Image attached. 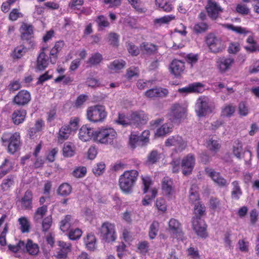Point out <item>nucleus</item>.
<instances>
[{
  "label": "nucleus",
  "mask_w": 259,
  "mask_h": 259,
  "mask_svg": "<svg viewBox=\"0 0 259 259\" xmlns=\"http://www.w3.org/2000/svg\"><path fill=\"white\" fill-rule=\"evenodd\" d=\"M26 115L25 110L19 109L14 111L11 115V118L14 124L19 125L24 122Z\"/></svg>",
  "instance_id": "nucleus-24"
},
{
  "label": "nucleus",
  "mask_w": 259,
  "mask_h": 259,
  "mask_svg": "<svg viewBox=\"0 0 259 259\" xmlns=\"http://www.w3.org/2000/svg\"><path fill=\"white\" fill-rule=\"evenodd\" d=\"M14 185V179L11 176L8 177V178L4 179L1 185L2 189L4 191L8 190L11 186Z\"/></svg>",
  "instance_id": "nucleus-59"
},
{
  "label": "nucleus",
  "mask_w": 259,
  "mask_h": 259,
  "mask_svg": "<svg viewBox=\"0 0 259 259\" xmlns=\"http://www.w3.org/2000/svg\"><path fill=\"white\" fill-rule=\"evenodd\" d=\"M188 255L193 259H199L200 255L197 249L192 247H189L187 249Z\"/></svg>",
  "instance_id": "nucleus-64"
},
{
  "label": "nucleus",
  "mask_w": 259,
  "mask_h": 259,
  "mask_svg": "<svg viewBox=\"0 0 259 259\" xmlns=\"http://www.w3.org/2000/svg\"><path fill=\"white\" fill-rule=\"evenodd\" d=\"M234 63V59L229 57L219 58L217 61V66L222 72H225L231 68Z\"/></svg>",
  "instance_id": "nucleus-18"
},
{
  "label": "nucleus",
  "mask_w": 259,
  "mask_h": 259,
  "mask_svg": "<svg viewBox=\"0 0 259 259\" xmlns=\"http://www.w3.org/2000/svg\"><path fill=\"white\" fill-rule=\"evenodd\" d=\"M162 157V154L156 150H152L148 155L147 162L148 164H154L157 162Z\"/></svg>",
  "instance_id": "nucleus-42"
},
{
  "label": "nucleus",
  "mask_w": 259,
  "mask_h": 259,
  "mask_svg": "<svg viewBox=\"0 0 259 259\" xmlns=\"http://www.w3.org/2000/svg\"><path fill=\"white\" fill-rule=\"evenodd\" d=\"M71 191L72 187L68 183L61 184L58 189V194L62 196H67L71 193Z\"/></svg>",
  "instance_id": "nucleus-45"
},
{
  "label": "nucleus",
  "mask_w": 259,
  "mask_h": 259,
  "mask_svg": "<svg viewBox=\"0 0 259 259\" xmlns=\"http://www.w3.org/2000/svg\"><path fill=\"white\" fill-rule=\"evenodd\" d=\"M84 242L88 250L94 251L96 249V238L94 234H88L84 239Z\"/></svg>",
  "instance_id": "nucleus-31"
},
{
  "label": "nucleus",
  "mask_w": 259,
  "mask_h": 259,
  "mask_svg": "<svg viewBox=\"0 0 259 259\" xmlns=\"http://www.w3.org/2000/svg\"><path fill=\"white\" fill-rule=\"evenodd\" d=\"M198 188L196 185H193L192 186L190 190V201L195 204L199 202V196L197 193Z\"/></svg>",
  "instance_id": "nucleus-47"
},
{
  "label": "nucleus",
  "mask_w": 259,
  "mask_h": 259,
  "mask_svg": "<svg viewBox=\"0 0 259 259\" xmlns=\"http://www.w3.org/2000/svg\"><path fill=\"white\" fill-rule=\"evenodd\" d=\"M47 210L48 208L46 205L38 207L34 214V219L35 221H40L46 214V212H47Z\"/></svg>",
  "instance_id": "nucleus-53"
},
{
  "label": "nucleus",
  "mask_w": 259,
  "mask_h": 259,
  "mask_svg": "<svg viewBox=\"0 0 259 259\" xmlns=\"http://www.w3.org/2000/svg\"><path fill=\"white\" fill-rule=\"evenodd\" d=\"M72 224V217L70 215H66L60 223V230L65 232L70 228Z\"/></svg>",
  "instance_id": "nucleus-39"
},
{
  "label": "nucleus",
  "mask_w": 259,
  "mask_h": 259,
  "mask_svg": "<svg viewBox=\"0 0 259 259\" xmlns=\"http://www.w3.org/2000/svg\"><path fill=\"white\" fill-rule=\"evenodd\" d=\"M190 85L191 93H202L205 90L204 85L199 82L192 83Z\"/></svg>",
  "instance_id": "nucleus-57"
},
{
  "label": "nucleus",
  "mask_w": 259,
  "mask_h": 259,
  "mask_svg": "<svg viewBox=\"0 0 259 259\" xmlns=\"http://www.w3.org/2000/svg\"><path fill=\"white\" fill-rule=\"evenodd\" d=\"M148 119L147 115L143 111L139 110L131 112L126 117L123 114L119 113L116 122L123 126L128 124L139 125L145 123Z\"/></svg>",
  "instance_id": "nucleus-1"
},
{
  "label": "nucleus",
  "mask_w": 259,
  "mask_h": 259,
  "mask_svg": "<svg viewBox=\"0 0 259 259\" xmlns=\"http://www.w3.org/2000/svg\"><path fill=\"white\" fill-rule=\"evenodd\" d=\"M21 37L23 39L31 38L33 34V28L31 24L23 23L20 29Z\"/></svg>",
  "instance_id": "nucleus-25"
},
{
  "label": "nucleus",
  "mask_w": 259,
  "mask_h": 259,
  "mask_svg": "<svg viewBox=\"0 0 259 259\" xmlns=\"http://www.w3.org/2000/svg\"><path fill=\"white\" fill-rule=\"evenodd\" d=\"M25 248H26L27 252L32 255H36L39 252L38 245L33 243L30 240H28L26 244L25 243Z\"/></svg>",
  "instance_id": "nucleus-37"
},
{
  "label": "nucleus",
  "mask_w": 259,
  "mask_h": 259,
  "mask_svg": "<svg viewBox=\"0 0 259 259\" xmlns=\"http://www.w3.org/2000/svg\"><path fill=\"white\" fill-rule=\"evenodd\" d=\"M205 41L209 50L212 53L221 52L226 47L225 42L222 38L212 33H210L206 36Z\"/></svg>",
  "instance_id": "nucleus-7"
},
{
  "label": "nucleus",
  "mask_w": 259,
  "mask_h": 259,
  "mask_svg": "<svg viewBox=\"0 0 259 259\" xmlns=\"http://www.w3.org/2000/svg\"><path fill=\"white\" fill-rule=\"evenodd\" d=\"M233 188L231 191V197L234 200H239L242 195V191L239 185L238 181H235L232 182Z\"/></svg>",
  "instance_id": "nucleus-32"
},
{
  "label": "nucleus",
  "mask_w": 259,
  "mask_h": 259,
  "mask_svg": "<svg viewBox=\"0 0 259 259\" xmlns=\"http://www.w3.org/2000/svg\"><path fill=\"white\" fill-rule=\"evenodd\" d=\"M207 226L204 221L200 217H193L192 228L196 234L200 237L205 238L207 236Z\"/></svg>",
  "instance_id": "nucleus-13"
},
{
  "label": "nucleus",
  "mask_w": 259,
  "mask_h": 259,
  "mask_svg": "<svg viewBox=\"0 0 259 259\" xmlns=\"http://www.w3.org/2000/svg\"><path fill=\"white\" fill-rule=\"evenodd\" d=\"M107 114L105 107L100 105L90 106L87 110V119L93 122H102Z\"/></svg>",
  "instance_id": "nucleus-6"
},
{
  "label": "nucleus",
  "mask_w": 259,
  "mask_h": 259,
  "mask_svg": "<svg viewBox=\"0 0 259 259\" xmlns=\"http://www.w3.org/2000/svg\"><path fill=\"white\" fill-rule=\"evenodd\" d=\"M206 146L210 151L214 153L217 152L221 147L219 141L212 138L209 139L206 141Z\"/></svg>",
  "instance_id": "nucleus-38"
},
{
  "label": "nucleus",
  "mask_w": 259,
  "mask_h": 259,
  "mask_svg": "<svg viewBox=\"0 0 259 259\" xmlns=\"http://www.w3.org/2000/svg\"><path fill=\"white\" fill-rule=\"evenodd\" d=\"M32 192L29 190L26 191L20 201L22 208L25 209H30L32 207Z\"/></svg>",
  "instance_id": "nucleus-29"
},
{
  "label": "nucleus",
  "mask_w": 259,
  "mask_h": 259,
  "mask_svg": "<svg viewBox=\"0 0 259 259\" xmlns=\"http://www.w3.org/2000/svg\"><path fill=\"white\" fill-rule=\"evenodd\" d=\"M195 164V159L193 155L189 154L184 157L181 163L183 174L184 175L190 174L192 172Z\"/></svg>",
  "instance_id": "nucleus-17"
},
{
  "label": "nucleus",
  "mask_w": 259,
  "mask_h": 259,
  "mask_svg": "<svg viewBox=\"0 0 259 259\" xmlns=\"http://www.w3.org/2000/svg\"><path fill=\"white\" fill-rule=\"evenodd\" d=\"M14 164V162L10 159H5V162L1 166L0 171V176L2 177L5 175L8 171H9Z\"/></svg>",
  "instance_id": "nucleus-40"
},
{
  "label": "nucleus",
  "mask_w": 259,
  "mask_h": 259,
  "mask_svg": "<svg viewBox=\"0 0 259 259\" xmlns=\"http://www.w3.org/2000/svg\"><path fill=\"white\" fill-rule=\"evenodd\" d=\"M166 147L174 146L176 150L182 151L187 147V142L179 135L170 136L165 142Z\"/></svg>",
  "instance_id": "nucleus-14"
},
{
  "label": "nucleus",
  "mask_w": 259,
  "mask_h": 259,
  "mask_svg": "<svg viewBox=\"0 0 259 259\" xmlns=\"http://www.w3.org/2000/svg\"><path fill=\"white\" fill-rule=\"evenodd\" d=\"M140 48L142 51H145V53L148 54L152 53L157 49L156 46L147 42H143L141 45Z\"/></svg>",
  "instance_id": "nucleus-50"
},
{
  "label": "nucleus",
  "mask_w": 259,
  "mask_h": 259,
  "mask_svg": "<svg viewBox=\"0 0 259 259\" xmlns=\"http://www.w3.org/2000/svg\"><path fill=\"white\" fill-rule=\"evenodd\" d=\"M249 109L244 102H241L238 105V113L240 116H246L248 113Z\"/></svg>",
  "instance_id": "nucleus-61"
},
{
  "label": "nucleus",
  "mask_w": 259,
  "mask_h": 259,
  "mask_svg": "<svg viewBox=\"0 0 259 259\" xmlns=\"http://www.w3.org/2000/svg\"><path fill=\"white\" fill-rule=\"evenodd\" d=\"M18 222L20 225V229L23 233L29 232L30 229V223L26 217H20L18 219Z\"/></svg>",
  "instance_id": "nucleus-34"
},
{
  "label": "nucleus",
  "mask_w": 259,
  "mask_h": 259,
  "mask_svg": "<svg viewBox=\"0 0 259 259\" xmlns=\"http://www.w3.org/2000/svg\"><path fill=\"white\" fill-rule=\"evenodd\" d=\"M20 136L19 133H4L2 136V140L4 143H9L8 151L13 154L19 148L20 144Z\"/></svg>",
  "instance_id": "nucleus-10"
},
{
  "label": "nucleus",
  "mask_w": 259,
  "mask_h": 259,
  "mask_svg": "<svg viewBox=\"0 0 259 259\" xmlns=\"http://www.w3.org/2000/svg\"><path fill=\"white\" fill-rule=\"evenodd\" d=\"M169 72L176 77L180 76L185 70L184 62L175 59L172 61L169 66Z\"/></svg>",
  "instance_id": "nucleus-19"
},
{
  "label": "nucleus",
  "mask_w": 259,
  "mask_h": 259,
  "mask_svg": "<svg viewBox=\"0 0 259 259\" xmlns=\"http://www.w3.org/2000/svg\"><path fill=\"white\" fill-rule=\"evenodd\" d=\"M208 16L212 19H216L220 12H222L221 8L213 0H208L206 7Z\"/></svg>",
  "instance_id": "nucleus-21"
},
{
  "label": "nucleus",
  "mask_w": 259,
  "mask_h": 259,
  "mask_svg": "<svg viewBox=\"0 0 259 259\" xmlns=\"http://www.w3.org/2000/svg\"><path fill=\"white\" fill-rule=\"evenodd\" d=\"M96 22L99 28V30L103 29L104 28L109 26V23L107 18L103 15L98 16L96 20Z\"/></svg>",
  "instance_id": "nucleus-49"
},
{
  "label": "nucleus",
  "mask_w": 259,
  "mask_h": 259,
  "mask_svg": "<svg viewBox=\"0 0 259 259\" xmlns=\"http://www.w3.org/2000/svg\"><path fill=\"white\" fill-rule=\"evenodd\" d=\"M45 125L44 121L41 119L36 121L33 127L30 128L28 131V135L30 138L33 139L36 136V134L41 131Z\"/></svg>",
  "instance_id": "nucleus-30"
},
{
  "label": "nucleus",
  "mask_w": 259,
  "mask_h": 259,
  "mask_svg": "<svg viewBox=\"0 0 259 259\" xmlns=\"http://www.w3.org/2000/svg\"><path fill=\"white\" fill-rule=\"evenodd\" d=\"M105 169V164L104 162L98 163L93 168V172L96 176L103 174Z\"/></svg>",
  "instance_id": "nucleus-56"
},
{
  "label": "nucleus",
  "mask_w": 259,
  "mask_h": 259,
  "mask_svg": "<svg viewBox=\"0 0 259 259\" xmlns=\"http://www.w3.org/2000/svg\"><path fill=\"white\" fill-rule=\"evenodd\" d=\"M159 228V224L157 221H154L149 227V236L151 239H153L157 236Z\"/></svg>",
  "instance_id": "nucleus-43"
},
{
  "label": "nucleus",
  "mask_w": 259,
  "mask_h": 259,
  "mask_svg": "<svg viewBox=\"0 0 259 259\" xmlns=\"http://www.w3.org/2000/svg\"><path fill=\"white\" fill-rule=\"evenodd\" d=\"M234 154L238 158H241L243 153L242 145L241 143L238 141H235L233 144V149Z\"/></svg>",
  "instance_id": "nucleus-51"
},
{
  "label": "nucleus",
  "mask_w": 259,
  "mask_h": 259,
  "mask_svg": "<svg viewBox=\"0 0 259 259\" xmlns=\"http://www.w3.org/2000/svg\"><path fill=\"white\" fill-rule=\"evenodd\" d=\"M72 132L68 127V126L64 125L62 126L58 133L57 140L59 143H62L64 141L68 139Z\"/></svg>",
  "instance_id": "nucleus-28"
},
{
  "label": "nucleus",
  "mask_w": 259,
  "mask_h": 259,
  "mask_svg": "<svg viewBox=\"0 0 259 259\" xmlns=\"http://www.w3.org/2000/svg\"><path fill=\"white\" fill-rule=\"evenodd\" d=\"M31 99L30 93L25 90L20 91L14 97V102L17 105H24L27 104Z\"/></svg>",
  "instance_id": "nucleus-23"
},
{
  "label": "nucleus",
  "mask_w": 259,
  "mask_h": 259,
  "mask_svg": "<svg viewBox=\"0 0 259 259\" xmlns=\"http://www.w3.org/2000/svg\"><path fill=\"white\" fill-rule=\"evenodd\" d=\"M213 109V103L208 97L201 96L197 99L195 111L198 116H204L207 114L211 113Z\"/></svg>",
  "instance_id": "nucleus-8"
},
{
  "label": "nucleus",
  "mask_w": 259,
  "mask_h": 259,
  "mask_svg": "<svg viewBox=\"0 0 259 259\" xmlns=\"http://www.w3.org/2000/svg\"><path fill=\"white\" fill-rule=\"evenodd\" d=\"M175 16L173 15H168L164 16L161 18H157L154 20V23L155 24L162 25L163 24H167L169 22L175 19Z\"/></svg>",
  "instance_id": "nucleus-48"
},
{
  "label": "nucleus",
  "mask_w": 259,
  "mask_h": 259,
  "mask_svg": "<svg viewBox=\"0 0 259 259\" xmlns=\"http://www.w3.org/2000/svg\"><path fill=\"white\" fill-rule=\"evenodd\" d=\"M63 155L66 157H71L75 153L74 145L70 143H66L64 144L63 149Z\"/></svg>",
  "instance_id": "nucleus-44"
},
{
  "label": "nucleus",
  "mask_w": 259,
  "mask_h": 259,
  "mask_svg": "<svg viewBox=\"0 0 259 259\" xmlns=\"http://www.w3.org/2000/svg\"><path fill=\"white\" fill-rule=\"evenodd\" d=\"M125 65V62L122 60H116L111 62L108 68L112 72H118L123 68Z\"/></svg>",
  "instance_id": "nucleus-36"
},
{
  "label": "nucleus",
  "mask_w": 259,
  "mask_h": 259,
  "mask_svg": "<svg viewBox=\"0 0 259 259\" xmlns=\"http://www.w3.org/2000/svg\"><path fill=\"white\" fill-rule=\"evenodd\" d=\"M187 107L186 103H177L172 105L168 113L170 119L175 122H179L184 119L187 116Z\"/></svg>",
  "instance_id": "nucleus-4"
},
{
  "label": "nucleus",
  "mask_w": 259,
  "mask_h": 259,
  "mask_svg": "<svg viewBox=\"0 0 259 259\" xmlns=\"http://www.w3.org/2000/svg\"><path fill=\"white\" fill-rule=\"evenodd\" d=\"M235 111V107L232 104H225L221 110V116L230 117L233 115Z\"/></svg>",
  "instance_id": "nucleus-35"
},
{
  "label": "nucleus",
  "mask_w": 259,
  "mask_h": 259,
  "mask_svg": "<svg viewBox=\"0 0 259 259\" xmlns=\"http://www.w3.org/2000/svg\"><path fill=\"white\" fill-rule=\"evenodd\" d=\"M27 52V49L23 46H19L15 48L12 57L14 59H20Z\"/></svg>",
  "instance_id": "nucleus-46"
},
{
  "label": "nucleus",
  "mask_w": 259,
  "mask_h": 259,
  "mask_svg": "<svg viewBox=\"0 0 259 259\" xmlns=\"http://www.w3.org/2000/svg\"><path fill=\"white\" fill-rule=\"evenodd\" d=\"M96 136V142L108 145L113 143L117 138V134L113 128L105 127L98 129Z\"/></svg>",
  "instance_id": "nucleus-5"
},
{
  "label": "nucleus",
  "mask_w": 259,
  "mask_h": 259,
  "mask_svg": "<svg viewBox=\"0 0 259 259\" xmlns=\"http://www.w3.org/2000/svg\"><path fill=\"white\" fill-rule=\"evenodd\" d=\"M205 211V207L204 205L200 204L199 202L195 204L194 206V217H200L204 215Z\"/></svg>",
  "instance_id": "nucleus-55"
},
{
  "label": "nucleus",
  "mask_w": 259,
  "mask_h": 259,
  "mask_svg": "<svg viewBox=\"0 0 259 259\" xmlns=\"http://www.w3.org/2000/svg\"><path fill=\"white\" fill-rule=\"evenodd\" d=\"M102 60V55L99 53H96L91 56L87 63L90 64V66H95L100 64Z\"/></svg>",
  "instance_id": "nucleus-41"
},
{
  "label": "nucleus",
  "mask_w": 259,
  "mask_h": 259,
  "mask_svg": "<svg viewBox=\"0 0 259 259\" xmlns=\"http://www.w3.org/2000/svg\"><path fill=\"white\" fill-rule=\"evenodd\" d=\"M205 171L208 176L220 187H227L229 185V182L223 178L220 172L209 167L206 168Z\"/></svg>",
  "instance_id": "nucleus-16"
},
{
  "label": "nucleus",
  "mask_w": 259,
  "mask_h": 259,
  "mask_svg": "<svg viewBox=\"0 0 259 259\" xmlns=\"http://www.w3.org/2000/svg\"><path fill=\"white\" fill-rule=\"evenodd\" d=\"M172 125L170 123H165L157 128L155 133L157 137L164 136L171 132Z\"/></svg>",
  "instance_id": "nucleus-33"
},
{
  "label": "nucleus",
  "mask_w": 259,
  "mask_h": 259,
  "mask_svg": "<svg viewBox=\"0 0 259 259\" xmlns=\"http://www.w3.org/2000/svg\"><path fill=\"white\" fill-rule=\"evenodd\" d=\"M100 234L102 240L105 242H113L117 238L115 225L109 222L104 223L102 225Z\"/></svg>",
  "instance_id": "nucleus-11"
},
{
  "label": "nucleus",
  "mask_w": 259,
  "mask_h": 259,
  "mask_svg": "<svg viewBox=\"0 0 259 259\" xmlns=\"http://www.w3.org/2000/svg\"><path fill=\"white\" fill-rule=\"evenodd\" d=\"M224 28L243 36L250 34L248 36L246 42L248 45L245 47V49L250 52H259V44L255 41L251 32L246 28L241 26H236L231 24H225L223 25Z\"/></svg>",
  "instance_id": "nucleus-2"
},
{
  "label": "nucleus",
  "mask_w": 259,
  "mask_h": 259,
  "mask_svg": "<svg viewBox=\"0 0 259 259\" xmlns=\"http://www.w3.org/2000/svg\"><path fill=\"white\" fill-rule=\"evenodd\" d=\"M155 205L158 210L162 212H165L167 210V205L165 200L163 198H160L157 199Z\"/></svg>",
  "instance_id": "nucleus-58"
},
{
  "label": "nucleus",
  "mask_w": 259,
  "mask_h": 259,
  "mask_svg": "<svg viewBox=\"0 0 259 259\" xmlns=\"http://www.w3.org/2000/svg\"><path fill=\"white\" fill-rule=\"evenodd\" d=\"M44 51L45 50L43 49L37 58L36 69L40 71L45 70L49 65L48 57Z\"/></svg>",
  "instance_id": "nucleus-26"
},
{
  "label": "nucleus",
  "mask_w": 259,
  "mask_h": 259,
  "mask_svg": "<svg viewBox=\"0 0 259 259\" xmlns=\"http://www.w3.org/2000/svg\"><path fill=\"white\" fill-rule=\"evenodd\" d=\"M155 3L157 8L166 12H170L174 8L170 0H155Z\"/></svg>",
  "instance_id": "nucleus-27"
},
{
  "label": "nucleus",
  "mask_w": 259,
  "mask_h": 259,
  "mask_svg": "<svg viewBox=\"0 0 259 259\" xmlns=\"http://www.w3.org/2000/svg\"><path fill=\"white\" fill-rule=\"evenodd\" d=\"M52 218L51 215L48 216L45 218L42 222V231L46 232L49 230L52 226Z\"/></svg>",
  "instance_id": "nucleus-62"
},
{
  "label": "nucleus",
  "mask_w": 259,
  "mask_h": 259,
  "mask_svg": "<svg viewBox=\"0 0 259 259\" xmlns=\"http://www.w3.org/2000/svg\"><path fill=\"white\" fill-rule=\"evenodd\" d=\"M139 143H141V142L140 141L139 136L136 134L132 133L130 137L129 141V144L131 148H136L137 146L138 145Z\"/></svg>",
  "instance_id": "nucleus-63"
},
{
  "label": "nucleus",
  "mask_w": 259,
  "mask_h": 259,
  "mask_svg": "<svg viewBox=\"0 0 259 259\" xmlns=\"http://www.w3.org/2000/svg\"><path fill=\"white\" fill-rule=\"evenodd\" d=\"M97 132V130H95L94 128L90 127L87 125H83L79 131V138L84 142L89 141L91 140L96 142Z\"/></svg>",
  "instance_id": "nucleus-15"
},
{
  "label": "nucleus",
  "mask_w": 259,
  "mask_h": 259,
  "mask_svg": "<svg viewBox=\"0 0 259 259\" xmlns=\"http://www.w3.org/2000/svg\"><path fill=\"white\" fill-rule=\"evenodd\" d=\"M138 176L139 172L137 170L125 171L119 178V185L121 190L125 193H131L137 181Z\"/></svg>",
  "instance_id": "nucleus-3"
},
{
  "label": "nucleus",
  "mask_w": 259,
  "mask_h": 259,
  "mask_svg": "<svg viewBox=\"0 0 259 259\" xmlns=\"http://www.w3.org/2000/svg\"><path fill=\"white\" fill-rule=\"evenodd\" d=\"M173 182L168 177H164L162 181V190L164 194L169 199H171L175 194V190L172 187Z\"/></svg>",
  "instance_id": "nucleus-20"
},
{
  "label": "nucleus",
  "mask_w": 259,
  "mask_h": 259,
  "mask_svg": "<svg viewBox=\"0 0 259 259\" xmlns=\"http://www.w3.org/2000/svg\"><path fill=\"white\" fill-rule=\"evenodd\" d=\"M208 29V24L205 22L196 23L193 26V30L196 33H202Z\"/></svg>",
  "instance_id": "nucleus-52"
},
{
  "label": "nucleus",
  "mask_w": 259,
  "mask_h": 259,
  "mask_svg": "<svg viewBox=\"0 0 259 259\" xmlns=\"http://www.w3.org/2000/svg\"><path fill=\"white\" fill-rule=\"evenodd\" d=\"M82 233L81 230L79 229H71L69 233L68 237L71 240H76L80 237Z\"/></svg>",
  "instance_id": "nucleus-60"
},
{
  "label": "nucleus",
  "mask_w": 259,
  "mask_h": 259,
  "mask_svg": "<svg viewBox=\"0 0 259 259\" xmlns=\"http://www.w3.org/2000/svg\"><path fill=\"white\" fill-rule=\"evenodd\" d=\"M168 231L172 237L177 240H183L184 232L180 222L174 218L170 219L168 224Z\"/></svg>",
  "instance_id": "nucleus-12"
},
{
  "label": "nucleus",
  "mask_w": 259,
  "mask_h": 259,
  "mask_svg": "<svg viewBox=\"0 0 259 259\" xmlns=\"http://www.w3.org/2000/svg\"><path fill=\"white\" fill-rule=\"evenodd\" d=\"M141 179L142 184L143 185V193L148 194L142 200V204L147 206L150 204L151 200L154 199L157 194V189L155 188L150 189L152 185L151 179L148 176H142Z\"/></svg>",
  "instance_id": "nucleus-9"
},
{
  "label": "nucleus",
  "mask_w": 259,
  "mask_h": 259,
  "mask_svg": "<svg viewBox=\"0 0 259 259\" xmlns=\"http://www.w3.org/2000/svg\"><path fill=\"white\" fill-rule=\"evenodd\" d=\"M87 174V168L85 166H79L74 168L72 175L73 177L80 178L85 176Z\"/></svg>",
  "instance_id": "nucleus-54"
},
{
  "label": "nucleus",
  "mask_w": 259,
  "mask_h": 259,
  "mask_svg": "<svg viewBox=\"0 0 259 259\" xmlns=\"http://www.w3.org/2000/svg\"><path fill=\"white\" fill-rule=\"evenodd\" d=\"M168 94L167 89L162 88H156L150 89L145 93V95L149 98H163Z\"/></svg>",
  "instance_id": "nucleus-22"
}]
</instances>
